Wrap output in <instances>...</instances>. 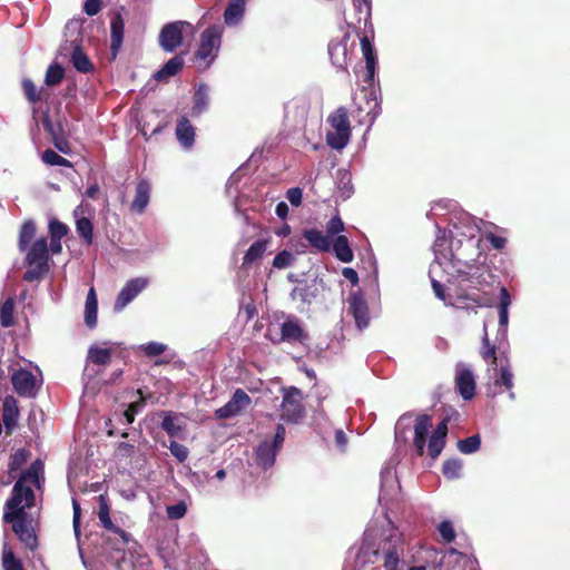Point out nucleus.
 <instances>
[{
  "mask_svg": "<svg viewBox=\"0 0 570 570\" xmlns=\"http://www.w3.org/2000/svg\"><path fill=\"white\" fill-rule=\"evenodd\" d=\"M141 350L147 356H158L166 351V345L158 342H149L141 345Z\"/></svg>",
  "mask_w": 570,
  "mask_h": 570,
  "instance_id": "56",
  "label": "nucleus"
},
{
  "mask_svg": "<svg viewBox=\"0 0 570 570\" xmlns=\"http://www.w3.org/2000/svg\"><path fill=\"white\" fill-rule=\"evenodd\" d=\"M137 393L139 394V400H137L136 402H132L129 404V406L127 407V410L124 412V416L127 421L128 424H131L134 421H135V415L141 411L145 405H146V401H145V397L142 395V391L141 390H137Z\"/></svg>",
  "mask_w": 570,
  "mask_h": 570,
  "instance_id": "48",
  "label": "nucleus"
},
{
  "mask_svg": "<svg viewBox=\"0 0 570 570\" xmlns=\"http://www.w3.org/2000/svg\"><path fill=\"white\" fill-rule=\"evenodd\" d=\"M345 226H344V223L343 220L341 219V217L338 215L332 217L327 223H326V235H328L330 237L331 236H338L340 233H342L344 230Z\"/></svg>",
  "mask_w": 570,
  "mask_h": 570,
  "instance_id": "51",
  "label": "nucleus"
},
{
  "mask_svg": "<svg viewBox=\"0 0 570 570\" xmlns=\"http://www.w3.org/2000/svg\"><path fill=\"white\" fill-rule=\"evenodd\" d=\"M168 449L171 455L175 456L179 463H183L187 460L189 451L185 445L176 441H171Z\"/></svg>",
  "mask_w": 570,
  "mask_h": 570,
  "instance_id": "52",
  "label": "nucleus"
},
{
  "mask_svg": "<svg viewBox=\"0 0 570 570\" xmlns=\"http://www.w3.org/2000/svg\"><path fill=\"white\" fill-rule=\"evenodd\" d=\"M277 449L269 444V441H263L255 451V461L257 465L267 470L275 463Z\"/></svg>",
  "mask_w": 570,
  "mask_h": 570,
  "instance_id": "26",
  "label": "nucleus"
},
{
  "mask_svg": "<svg viewBox=\"0 0 570 570\" xmlns=\"http://www.w3.org/2000/svg\"><path fill=\"white\" fill-rule=\"evenodd\" d=\"M511 304V297L509 291L505 287L500 289V302H499V324L501 327H507L509 322V306Z\"/></svg>",
  "mask_w": 570,
  "mask_h": 570,
  "instance_id": "42",
  "label": "nucleus"
},
{
  "mask_svg": "<svg viewBox=\"0 0 570 570\" xmlns=\"http://www.w3.org/2000/svg\"><path fill=\"white\" fill-rule=\"evenodd\" d=\"M353 6L360 16L364 14L365 22L371 18L372 0H353ZM361 19L360 17L358 21Z\"/></svg>",
  "mask_w": 570,
  "mask_h": 570,
  "instance_id": "55",
  "label": "nucleus"
},
{
  "mask_svg": "<svg viewBox=\"0 0 570 570\" xmlns=\"http://www.w3.org/2000/svg\"><path fill=\"white\" fill-rule=\"evenodd\" d=\"M188 22L176 21L167 23L159 33V45L167 52L175 51L183 42V29L189 27Z\"/></svg>",
  "mask_w": 570,
  "mask_h": 570,
  "instance_id": "7",
  "label": "nucleus"
},
{
  "mask_svg": "<svg viewBox=\"0 0 570 570\" xmlns=\"http://www.w3.org/2000/svg\"><path fill=\"white\" fill-rule=\"evenodd\" d=\"M68 226L58 219H52L49 223L50 238L62 239L68 234Z\"/></svg>",
  "mask_w": 570,
  "mask_h": 570,
  "instance_id": "50",
  "label": "nucleus"
},
{
  "mask_svg": "<svg viewBox=\"0 0 570 570\" xmlns=\"http://www.w3.org/2000/svg\"><path fill=\"white\" fill-rule=\"evenodd\" d=\"M42 126L52 138H55V136H58V131H61V127L59 126V128L57 129L48 115L43 116Z\"/></svg>",
  "mask_w": 570,
  "mask_h": 570,
  "instance_id": "62",
  "label": "nucleus"
},
{
  "mask_svg": "<svg viewBox=\"0 0 570 570\" xmlns=\"http://www.w3.org/2000/svg\"><path fill=\"white\" fill-rule=\"evenodd\" d=\"M148 285L145 277H136L128 281L121 288L115 301L114 309L122 311L132 299H135Z\"/></svg>",
  "mask_w": 570,
  "mask_h": 570,
  "instance_id": "8",
  "label": "nucleus"
},
{
  "mask_svg": "<svg viewBox=\"0 0 570 570\" xmlns=\"http://www.w3.org/2000/svg\"><path fill=\"white\" fill-rule=\"evenodd\" d=\"M72 510H73L72 525H73L75 534L78 537L80 534L81 508H80L79 502L76 499L72 500Z\"/></svg>",
  "mask_w": 570,
  "mask_h": 570,
  "instance_id": "60",
  "label": "nucleus"
},
{
  "mask_svg": "<svg viewBox=\"0 0 570 570\" xmlns=\"http://www.w3.org/2000/svg\"><path fill=\"white\" fill-rule=\"evenodd\" d=\"M302 236L313 249L321 253L331 250L332 238L322 230L317 228L304 229Z\"/></svg>",
  "mask_w": 570,
  "mask_h": 570,
  "instance_id": "20",
  "label": "nucleus"
},
{
  "mask_svg": "<svg viewBox=\"0 0 570 570\" xmlns=\"http://www.w3.org/2000/svg\"><path fill=\"white\" fill-rule=\"evenodd\" d=\"M36 232V224L32 219H28L21 225L18 236V248L21 253H24L31 246Z\"/></svg>",
  "mask_w": 570,
  "mask_h": 570,
  "instance_id": "34",
  "label": "nucleus"
},
{
  "mask_svg": "<svg viewBox=\"0 0 570 570\" xmlns=\"http://www.w3.org/2000/svg\"><path fill=\"white\" fill-rule=\"evenodd\" d=\"M438 530H439L442 539L445 542L450 543V542L454 541V539H455V531H454V528H453V524L451 523V521L443 520L439 524Z\"/></svg>",
  "mask_w": 570,
  "mask_h": 570,
  "instance_id": "54",
  "label": "nucleus"
},
{
  "mask_svg": "<svg viewBox=\"0 0 570 570\" xmlns=\"http://www.w3.org/2000/svg\"><path fill=\"white\" fill-rule=\"evenodd\" d=\"M163 414V421L160 428L171 438H179L184 431V426L177 423L178 414L171 411H165Z\"/></svg>",
  "mask_w": 570,
  "mask_h": 570,
  "instance_id": "35",
  "label": "nucleus"
},
{
  "mask_svg": "<svg viewBox=\"0 0 570 570\" xmlns=\"http://www.w3.org/2000/svg\"><path fill=\"white\" fill-rule=\"evenodd\" d=\"M65 77V69L59 63H51L45 76V82L48 87L59 85Z\"/></svg>",
  "mask_w": 570,
  "mask_h": 570,
  "instance_id": "44",
  "label": "nucleus"
},
{
  "mask_svg": "<svg viewBox=\"0 0 570 570\" xmlns=\"http://www.w3.org/2000/svg\"><path fill=\"white\" fill-rule=\"evenodd\" d=\"M285 440V428L281 424L277 425L273 441H269L271 445L275 449H279Z\"/></svg>",
  "mask_w": 570,
  "mask_h": 570,
  "instance_id": "61",
  "label": "nucleus"
},
{
  "mask_svg": "<svg viewBox=\"0 0 570 570\" xmlns=\"http://www.w3.org/2000/svg\"><path fill=\"white\" fill-rule=\"evenodd\" d=\"M87 360L96 365L106 366L111 361V350L98 346H90Z\"/></svg>",
  "mask_w": 570,
  "mask_h": 570,
  "instance_id": "39",
  "label": "nucleus"
},
{
  "mask_svg": "<svg viewBox=\"0 0 570 570\" xmlns=\"http://www.w3.org/2000/svg\"><path fill=\"white\" fill-rule=\"evenodd\" d=\"M480 355L487 363H489L491 366H493L497 370V366H498L497 346L494 344L490 343L487 332H484V335L482 338Z\"/></svg>",
  "mask_w": 570,
  "mask_h": 570,
  "instance_id": "40",
  "label": "nucleus"
},
{
  "mask_svg": "<svg viewBox=\"0 0 570 570\" xmlns=\"http://www.w3.org/2000/svg\"><path fill=\"white\" fill-rule=\"evenodd\" d=\"M166 512L169 519L178 520L181 519L187 512V505L184 501H179L176 504L168 505Z\"/></svg>",
  "mask_w": 570,
  "mask_h": 570,
  "instance_id": "53",
  "label": "nucleus"
},
{
  "mask_svg": "<svg viewBox=\"0 0 570 570\" xmlns=\"http://www.w3.org/2000/svg\"><path fill=\"white\" fill-rule=\"evenodd\" d=\"M327 122L333 129L326 134L327 145L333 149L342 150L348 144L352 134L347 109L338 107L330 114Z\"/></svg>",
  "mask_w": 570,
  "mask_h": 570,
  "instance_id": "3",
  "label": "nucleus"
},
{
  "mask_svg": "<svg viewBox=\"0 0 570 570\" xmlns=\"http://www.w3.org/2000/svg\"><path fill=\"white\" fill-rule=\"evenodd\" d=\"M287 200L295 207L301 206L303 199V191L299 187L289 188L286 191Z\"/></svg>",
  "mask_w": 570,
  "mask_h": 570,
  "instance_id": "58",
  "label": "nucleus"
},
{
  "mask_svg": "<svg viewBox=\"0 0 570 570\" xmlns=\"http://www.w3.org/2000/svg\"><path fill=\"white\" fill-rule=\"evenodd\" d=\"M24 264L28 269L22 278L26 282L40 281L49 272V248L46 237L36 239L26 250Z\"/></svg>",
  "mask_w": 570,
  "mask_h": 570,
  "instance_id": "2",
  "label": "nucleus"
},
{
  "mask_svg": "<svg viewBox=\"0 0 570 570\" xmlns=\"http://www.w3.org/2000/svg\"><path fill=\"white\" fill-rule=\"evenodd\" d=\"M1 563L3 570H24L22 561L16 557L8 542H3Z\"/></svg>",
  "mask_w": 570,
  "mask_h": 570,
  "instance_id": "38",
  "label": "nucleus"
},
{
  "mask_svg": "<svg viewBox=\"0 0 570 570\" xmlns=\"http://www.w3.org/2000/svg\"><path fill=\"white\" fill-rule=\"evenodd\" d=\"M281 417L288 423H298L306 414L303 405V393L295 386L283 387Z\"/></svg>",
  "mask_w": 570,
  "mask_h": 570,
  "instance_id": "4",
  "label": "nucleus"
},
{
  "mask_svg": "<svg viewBox=\"0 0 570 570\" xmlns=\"http://www.w3.org/2000/svg\"><path fill=\"white\" fill-rule=\"evenodd\" d=\"M432 428V417L428 414H420L414 424L413 445L419 456L425 453V444L429 430Z\"/></svg>",
  "mask_w": 570,
  "mask_h": 570,
  "instance_id": "15",
  "label": "nucleus"
},
{
  "mask_svg": "<svg viewBox=\"0 0 570 570\" xmlns=\"http://www.w3.org/2000/svg\"><path fill=\"white\" fill-rule=\"evenodd\" d=\"M269 244V239H258L254 242L249 248L246 250L242 266L247 268L256 261L263 258L266 253L267 246Z\"/></svg>",
  "mask_w": 570,
  "mask_h": 570,
  "instance_id": "30",
  "label": "nucleus"
},
{
  "mask_svg": "<svg viewBox=\"0 0 570 570\" xmlns=\"http://www.w3.org/2000/svg\"><path fill=\"white\" fill-rule=\"evenodd\" d=\"M21 88L26 99L32 105L47 101L50 97L47 88L41 87L38 89L35 82L29 78L22 79Z\"/></svg>",
  "mask_w": 570,
  "mask_h": 570,
  "instance_id": "25",
  "label": "nucleus"
},
{
  "mask_svg": "<svg viewBox=\"0 0 570 570\" xmlns=\"http://www.w3.org/2000/svg\"><path fill=\"white\" fill-rule=\"evenodd\" d=\"M19 406L17 400L12 395H7L2 404V422L6 426L7 434H11L19 419Z\"/></svg>",
  "mask_w": 570,
  "mask_h": 570,
  "instance_id": "19",
  "label": "nucleus"
},
{
  "mask_svg": "<svg viewBox=\"0 0 570 570\" xmlns=\"http://www.w3.org/2000/svg\"><path fill=\"white\" fill-rule=\"evenodd\" d=\"M294 262H295V256L291 252L283 249L276 254L272 264H273V267H275L277 269H283V268L292 266Z\"/></svg>",
  "mask_w": 570,
  "mask_h": 570,
  "instance_id": "49",
  "label": "nucleus"
},
{
  "mask_svg": "<svg viewBox=\"0 0 570 570\" xmlns=\"http://www.w3.org/2000/svg\"><path fill=\"white\" fill-rule=\"evenodd\" d=\"M350 312L353 315L356 326L362 330L370 323L368 306L361 291L351 293L348 297Z\"/></svg>",
  "mask_w": 570,
  "mask_h": 570,
  "instance_id": "12",
  "label": "nucleus"
},
{
  "mask_svg": "<svg viewBox=\"0 0 570 570\" xmlns=\"http://www.w3.org/2000/svg\"><path fill=\"white\" fill-rule=\"evenodd\" d=\"M449 417H444L432 432L428 444V454L435 460L445 446V438L448 435Z\"/></svg>",
  "mask_w": 570,
  "mask_h": 570,
  "instance_id": "17",
  "label": "nucleus"
},
{
  "mask_svg": "<svg viewBox=\"0 0 570 570\" xmlns=\"http://www.w3.org/2000/svg\"><path fill=\"white\" fill-rule=\"evenodd\" d=\"M101 0H86L82 10L87 16L94 17L101 10Z\"/></svg>",
  "mask_w": 570,
  "mask_h": 570,
  "instance_id": "59",
  "label": "nucleus"
},
{
  "mask_svg": "<svg viewBox=\"0 0 570 570\" xmlns=\"http://www.w3.org/2000/svg\"><path fill=\"white\" fill-rule=\"evenodd\" d=\"M176 138L184 148H191L195 142L196 129L186 116H181L176 125Z\"/></svg>",
  "mask_w": 570,
  "mask_h": 570,
  "instance_id": "21",
  "label": "nucleus"
},
{
  "mask_svg": "<svg viewBox=\"0 0 570 570\" xmlns=\"http://www.w3.org/2000/svg\"><path fill=\"white\" fill-rule=\"evenodd\" d=\"M209 108V87L206 83H199L193 96V107L190 116L193 118L199 117Z\"/></svg>",
  "mask_w": 570,
  "mask_h": 570,
  "instance_id": "23",
  "label": "nucleus"
},
{
  "mask_svg": "<svg viewBox=\"0 0 570 570\" xmlns=\"http://www.w3.org/2000/svg\"><path fill=\"white\" fill-rule=\"evenodd\" d=\"M342 275L352 283V285L358 284V275L357 272L352 267H344L342 269Z\"/></svg>",
  "mask_w": 570,
  "mask_h": 570,
  "instance_id": "64",
  "label": "nucleus"
},
{
  "mask_svg": "<svg viewBox=\"0 0 570 570\" xmlns=\"http://www.w3.org/2000/svg\"><path fill=\"white\" fill-rule=\"evenodd\" d=\"M45 464L40 459L35 460L16 481L11 494L4 503L2 520L11 524L13 533L26 549L35 552L39 547V539L33 525V518L27 512L36 505V494L31 485L41 488L45 481Z\"/></svg>",
  "mask_w": 570,
  "mask_h": 570,
  "instance_id": "1",
  "label": "nucleus"
},
{
  "mask_svg": "<svg viewBox=\"0 0 570 570\" xmlns=\"http://www.w3.org/2000/svg\"><path fill=\"white\" fill-rule=\"evenodd\" d=\"M361 48L365 59L367 76L364 79L365 82H371L374 78L375 67H376V52L375 49L370 41V39L364 36L361 38Z\"/></svg>",
  "mask_w": 570,
  "mask_h": 570,
  "instance_id": "28",
  "label": "nucleus"
},
{
  "mask_svg": "<svg viewBox=\"0 0 570 570\" xmlns=\"http://www.w3.org/2000/svg\"><path fill=\"white\" fill-rule=\"evenodd\" d=\"M30 458L31 451L29 449L19 448L13 450L8 461L7 480L2 481V483L8 485L14 480L18 481V479L24 472L21 471L22 466L28 462Z\"/></svg>",
  "mask_w": 570,
  "mask_h": 570,
  "instance_id": "11",
  "label": "nucleus"
},
{
  "mask_svg": "<svg viewBox=\"0 0 570 570\" xmlns=\"http://www.w3.org/2000/svg\"><path fill=\"white\" fill-rule=\"evenodd\" d=\"M466 267L469 271H462L458 269V272L461 274L464 279L475 283L478 285H482L483 283H489L487 278H492L493 275L491 274L490 269L487 266H470L466 264Z\"/></svg>",
  "mask_w": 570,
  "mask_h": 570,
  "instance_id": "31",
  "label": "nucleus"
},
{
  "mask_svg": "<svg viewBox=\"0 0 570 570\" xmlns=\"http://www.w3.org/2000/svg\"><path fill=\"white\" fill-rule=\"evenodd\" d=\"M455 389L465 401L472 400L475 395L476 383L473 372L463 364H458L455 368Z\"/></svg>",
  "mask_w": 570,
  "mask_h": 570,
  "instance_id": "9",
  "label": "nucleus"
},
{
  "mask_svg": "<svg viewBox=\"0 0 570 570\" xmlns=\"http://www.w3.org/2000/svg\"><path fill=\"white\" fill-rule=\"evenodd\" d=\"M481 446V438L479 434L471 435L458 442V449L463 454H472Z\"/></svg>",
  "mask_w": 570,
  "mask_h": 570,
  "instance_id": "46",
  "label": "nucleus"
},
{
  "mask_svg": "<svg viewBox=\"0 0 570 570\" xmlns=\"http://www.w3.org/2000/svg\"><path fill=\"white\" fill-rule=\"evenodd\" d=\"M245 12V0H230L224 12L225 22L236 24L243 18Z\"/></svg>",
  "mask_w": 570,
  "mask_h": 570,
  "instance_id": "36",
  "label": "nucleus"
},
{
  "mask_svg": "<svg viewBox=\"0 0 570 570\" xmlns=\"http://www.w3.org/2000/svg\"><path fill=\"white\" fill-rule=\"evenodd\" d=\"M11 383L18 395L22 397L35 396L36 377L30 371L26 368L14 371L11 375Z\"/></svg>",
  "mask_w": 570,
  "mask_h": 570,
  "instance_id": "10",
  "label": "nucleus"
},
{
  "mask_svg": "<svg viewBox=\"0 0 570 570\" xmlns=\"http://www.w3.org/2000/svg\"><path fill=\"white\" fill-rule=\"evenodd\" d=\"M125 35V21L121 14L117 13L112 17L110 22V51L112 58H116L121 49Z\"/></svg>",
  "mask_w": 570,
  "mask_h": 570,
  "instance_id": "22",
  "label": "nucleus"
},
{
  "mask_svg": "<svg viewBox=\"0 0 570 570\" xmlns=\"http://www.w3.org/2000/svg\"><path fill=\"white\" fill-rule=\"evenodd\" d=\"M331 249H333L335 257L342 263H351L354 259L353 250L345 235H338L333 238Z\"/></svg>",
  "mask_w": 570,
  "mask_h": 570,
  "instance_id": "27",
  "label": "nucleus"
},
{
  "mask_svg": "<svg viewBox=\"0 0 570 570\" xmlns=\"http://www.w3.org/2000/svg\"><path fill=\"white\" fill-rule=\"evenodd\" d=\"M502 356L505 358V364H502L501 367L498 370V376L495 379V385L497 386H503L505 391L509 392V396L511 400L515 399L514 392H512L513 389V373L510 365V362L505 354L502 352Z\"/></svg>",
  "mask_w": 570,
  "mask_h": 570,
  "instance_id": "29",
  "label": "nucleus"
},
{
  "mask_svg": "<svg viewBox=\"0 0 570 570\" xmlns=\"http://www.w3.org/2000/svg\"><path fill=\"white\" fill-rule=\"evenodd\" d=\"M184 68V59L180 56L170 58L159 70H157L153 78L158 82H168L169 78L179 73Z\"/></svg>",
  "mask_w": 570,
  "mask_h": 570,
  "instance_id": "24",
  "label": "nucleus"
},
{
  "mask_svg": "<svg viewBox=\"0 0 570 570\" xmlns=\"http://www.w3.org/2000/svg\"><path fill=\"white\" fill-rule=\"evenodd\" d=\"M335 444L341 451H345L347 445V438L343 430L335 431Z\"/></svg>",
  "mask_w": 570,
  "mask_h": 570,
  "instance_id": "63",
  "label": "nucleus"
},
{
  "mask_svg": "<svg viewBox=\"0 0 570 570\" xmlns=\"http://www.w3.org/2000/svg\"><path fill=\"white\" fill-rule=\"evenodd\" d=\"M43 163L51 166L72 167V164L67 158L60 156L52 149H46L41 156Z\"/></svg>",
  "mask_w": 570,
  "mask_h": 570,
  "instance_id": "47",
  "label": "nucleus"
},
{
  "mask_svg": "<svg viewBox=\"0 0 570 570\" xmlns=\"http://www.w3.org/2000/svg\"><path fill=\"white\" fill-rule=\"evenodd\" d=\"M223 28L220 26H210L200 35V42L195 52V57L200 60L212 62L220 47Z\"/></svg>",
  "mask_w": 570,
  "mask_h": 570,
  "instance_id": "5",
  "label": "nucleus"
},
{
  "mask_svg": "<svg viewBox=\"0 0 570 570\" xmlns=\"http://www.w3.org/2000/svg\"><path fill=\"white\" fill-rule=\"evenodd\" d=\"M485 239L492 245L493 248L501 250L507 245V238L503 236L495 235L491 232L485 233Z\"/></svg>",
  "mask_w": 570,
  "mask_h": 570,
  "instance_id": "57",
  "label": "nucleus"
},
{
  "mask_svg": "<svg viewBox=\"0 0 570 570\" xmlns=\"http://www.w3.org/2000/svg\"><path fill=\"white\" fill-rule=\"evenodd\" d=\"M252 403L249 395L243 390L237 389L230 400L222 407L215 411V416L219 420L229 419L240 414Z\"/></svg>",
  "mask_w": 570,
  "mask_h": 570,
  "instance_id": "6",
  "label": "nucleus"
},
{
  "mask_svg": "<svg viewBox=\"0 0 570 570\" xmlns=\"http://www.w3.org/2000/svg\"><path fill=\"white\" fill-rule=\"evenodd\" d=\"M268 337L275 344H278L282 342H288V343L299 342V343H302L305 338H307V334L304 332L298 320L288 318L282 324L281 333L278 334L277 337H272V336H268Z\"/></svg>",
  "mask_w": 570,
  "mask_h": 570,
  "instance_id": "13",
  "label": "nucleus"
},
{
  "mask_svg": "<svg viewBox=\"0 0 570 570\" xmlns=\"http://www.w3.org/2000/svg\"><path fill=\"white\" fill-rule=\"evenodd\" d=\"M76 230L82 238L86 245H91L94 242V225L87 217H81L76 222Z\"/></svg>",
  "mask_w": 570,
  "mask_h": 570,
  "instance_id": "43",
  "label": "nucleus"
},
{
  "mask_svg": "<svg viewBox=\"0 0 570 570\" xmlns=\"http://www.w3.org/2000/svg\"><path fill=\"white\" fill-rule=\"evenodd\" d=\"M151 186L146 179H141L136 185L135 197L130 204V210L136 214L145 213L150 200Z\"/></svg>",
  "mask_w": 570,
  "mask_h": 570,
  "instance_id": "18",
  "label": "nucleus"
},
{
  "mask_svg": "<svg viewBox=\"0 0 570 570\" xmlns=\"http://www.w3.org/2000/svg\"><path fill=\"white\" fill-rule=\"evenodd\" d=\"M462 466L463 464L461 460L449 459L443 462L442 473L449 480L458 479L461 476Z\"/></svg>",
  "mask_w": 570,
  "mask_h": 570,
  "instance_id": "45",
  "label": "nucleus"
},
{
  "mask_svg": "<svg viewBox=\"0 0 570 570\" xmlns=\"http://www.w3.org/2000/svg\"><path fill=\"white\" fill-rule=\"evenodd\" d=\"M403 546L402 543H394L391 544L385 551H384V560L383 566L385 570H399V564L401 561V557L403 556Z\"/></svg>",
  "mask_w": 570,
  "mask_h": 570,
  "instance_id": "37",
  "label": "nucleus"
},
{
  "mask_svg": "<svg viewBox=\"0 0 570 570\" xmlns=\"http://www.w3.org/2000/svg\"><path fill=\"white\" fill-rule=\"evenodd\" d=\"M98 500H99L98 518H99L102 527L105 529L111 531L112 533L119 535L122 543L127 544L131 539L130 533L126 532L125 530H122L121 528H119L112 523V521L110 519V508H109V504H108L106 498L102 494H100L98 497Z\"/></svg>",
  "mask_w": 570,
  "mask_h": 570,
  "instance_id": "16",
  "label": "nucleus"
},
{
  "mask_svg": "<svg viewBox=\"0 0 570 570\" xmlns=\"http://www.w3.org/2000/svg\"><path fill=\"white\" fill-rule=\"evenodd\" d=\"M98 314V299L95 288L91 287L87 294L86 306H85V323L89 328H94L97 325Z\"/></svg>",
  "mask_w": 570,
  "mask_h": 570,
  "instance_id": "33",
  "label": "nucleus"
},
{
  "mask_svg": "<svg viewBox=\"0 0 570 570\" xmlns=\"http://www.w3.org/2000/svg\"><path fill=\"white\" fill-rule=\"evenodd\" d=\"M71 62L73 68L82 73L91 72L95 69L94 63L90 61L87 53L83 51L79 43H76L72 49Z\"/></svg>",
  "mask_w": 570,
  "mask_h": 570,
  "instance_id": "32",
  "label": "nucleus"
},
{
  "mask_svg": "<svg viewBox=\"0 0 570 570\" xmlns=\"http://www.w3.org/2000/svg\"><path fill=\"white\" fill-rule=\"evenodd\" d=\"M0 324L6 328L16 324L14 299L12 297L7 298L0 307Z\"/></svg>",
  "mask_w": 570,
  "mask_h": 570,
  "instance_id": "41",
  "label": "nucleus"
},
{
  "mask_svg": "<svg viewBox=\"0 0 570 570\" xmlns=\"http://www.w3.org/2000/svg\"><path fill=\"white\" fill-rule=\"evenodd\" d=\"M351 35L345 32L341 39H332L328 43V55L334 66L346 70L348 61L347 42Z\"/></svg>",
  "mask_w": 570,
  "mask_h": 570,
  "instance_id": "14",
  "label": "nucleus"
}]
</instances>
